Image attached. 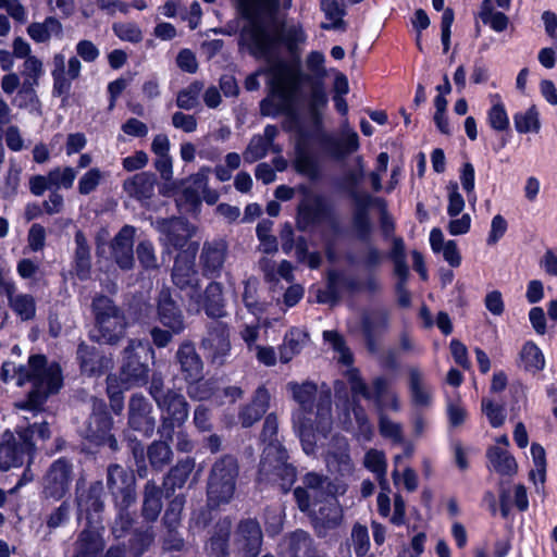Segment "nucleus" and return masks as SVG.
Returning <instances> with one entry per match:
<instances>
[{"label": "nucleus", "instance_id": "423d86ee", "mask_svg": "<svg viewBox=\"0 0 557 557\" xmlns=\"http://www.w3.org/2000/svg\"><path fill=\"white\" fill-rule=\"evenodd\" d=\"M50 429L47 422L34 423L21 429L18 440L10 431L2 434L0 442V469L21 467L28 460L35 449L38 440L46 441L50 437Z\"/></svg>", "mask_w": 557, "mask_h": 557}, {"label": "nucleus", "instance_id": "4c0bfd02", "mask_svg": "<svg viewBox=\"0 0 557 557\" xmlns=\"http://www.w3.org/2000/svg\"><path fill=\"white\" fill-rule=\"evenodd\" d=\"M62 24L53 16H48L44 22L32 23L27 27L28 36L38 44L47 42L51 37H62Z\"/></svg>", "mask_w": 557, "mask_h": 557}, {"label": "nucleus", "instance_id": "a18cd8bd", "mask_svg": "<svg viewBox=\"0 0 557 557\" xmlns=\"http://www.w3.org/2000/svg\"><path fill=\"white\" fill-rule=\"evenodd\" d=\"M520 367L531 373H537L545 368V357L540 347L533 342H527L519 354Z\"/></svg>", "mask_w": 557, "mask_h": 557}, {"label": "nucleus", "instance_id": "dca6fc26", "mask_svg": "<svg viewBox=\"0 0 557 557\" xmlns=\"http://www.w3.org/2000/svg\"><path fill=\"white\" fill-rule=\"evenodd\" d=\"M102 483L95 482L87 490H84L79 483H77V510L78 519H85L86 525H101V512L103 510L102 495Z\"/></svg>", "mask_w": 557, "mask_h": 557}, {"label": "nucleus", "instance_id": "20e7f679", "mask_svg": "<svg viewBox=\"0 0 557 557\" xmlns=\"http://www.w3.org/2000/svg\"><path fill=\"white\" fill-rule=\"evenodd\" d=\"M269 66L249 75L245 81L247 90L259 88L258 76L267 73L270 92L260 103L262 115L276 116L285 114L288 116L295 113V99L301 82V72L296 64L283 60L268 62Z\"/></svg>", "mask_w": 557, "mask_h": 557}, {"label": "nucleus", "instance_id": "0e129e2a", "mask_svg": "<svg viewBox=\"0 0 557 557\" xmlns=\"http://www.w3.org/2000/svg\"><path fill=\"white\" fill-rule=\"evenodd\" d=\"M497 99L488 110L487 120L492 128L495 131H505L509 126V117L506 112L505 106L500 102L498 96H494Z\"/></svg>", "mask_w": 557, "mask_h": 557}, {"label": "nucleus", "instance_id": "603ef678", "mask_svg": "<svg viewBox=\"0 0 557 557\" xmlns=\"http://www.w3.org/2000/svg\"><path fill=\"white\" fill-rule=\"evenodd\" d=\"M321 10L327 22L322 23L324 29H338L343 26L344 5L337 0H321Z\"/></svg>", "mask_w": 557, "mask_h": 557}, {"label": "nucleus", "instance_id": "1a4fd4ad", "mask_svg": "<svg viewBox=\"0 0 557 557\" xmlns=\"http://www.w3.org/2000/svg\"><path fill=\"white\" fill-rule=\"evenodd\" d=\"M92 311L96 327L91 332V338L104 344L116 343L125 329V319L119 308L110 298L97 296L92 300Z\"/></svg>", "mask_w": 557, "mask_h": 557}, {"label": "nucleus", "instance_id": "9b49d317", "mask_svg": "<svg viewBox=\"0 0 557 557\" xmlns=\"http://www.w3.org/2000/svg\"><path fill=\"white\" fill-rule=\"evenodd\" d=\"M346 377L350 384L354 398L361 395L363 398L373 400L380 410H399L397 395L389 389L388 381L384 377H376L370 391L359 375V371L350 368L346 371Z\"/></svg>", "mask_w": 557, "mask_h": 557}, {"label": "nucleus", "instance_id": "09e8293b", "mask_svg": "<svg viewBox=\"0 0 557 557\" xmlns=\"http://www.w3.org/2000/svg\"><path fill=\"white\" fill-rule=\"evenodd\" d=\"M345 288V274L343 272L331 270L327 273V288L319 292L318 301L323 304H334Z\"/></svg>", "mask_w": 557, "mask_h": 557}, {"label": "nucleus", "instance_id": "2eb2a0df", "mask_svg": "<svg viewBox=\"0 0 557 557\" xmlns=\"http://www.w3.org/2000/svg\"><path fill=\"white\" fill-rule=\"evenodd\" d=\"M73 481L72 463L60 458L51 463L44 476L42 488L46 497L55 500L66 495Z\"/></svg>", "mask_w": 557, "mask_h": 557}, {"label": "nucleus", "instance_id": "f257e3e1", "mask_svg": "<svg viewBox=\"0 0 557 557\" xmlns=\"http://www.w3.org/2000/svg\"><path fill=\"white\" fill-rule=\"evenodd\" d=\"M242 18L240 49L259 60L273 61L283 45L290 54H296L307 40L300 24L275 20L278 0H237Z\"/></svg>", "mask_w": 557, "mask_h": 557}, {"label": "nucleus", "instance_id": "cd10ccee", "mask_svg": "<svg viewBox=\"0 0 557 557\" xmlns=\"http://www.w3.org/2000/svg\"><path fill=\"white\" fill-rule=\"evenodd\" d=\"M389 324V314L384 309H377L367 312L362 317L361 327L371 352L376 351V337L385 332Z\"/></svg>", "mask_w": 557, "mask_h": 557}, {"label": "nucleus", "instance_id": "79ce46f5", "mask_svg": "<svg viewBox=\"0 0 557 557\" xmlns=\"http://www.w3.org/2000/svg\"><path fill=\"white\" fill-rule=\"evenodd\" d=\"M287 545L290 557H319L311 536L302 530L293 532L287 540Z\"/></svg>", "mask_w": 557, "mask_h": 557}, {"label": "nucleus", "instance_id": "f704fd0d", "mask_svg": "<svg viewBox=\"0 0 557 557\" xmlns=\"http://www.w3.org/2000/svg\"><path fill=\"white\" fill-rule=\"evenodd\" d=\"M293 165L297 173L310 180H317L320 175L318 159L302 141H298L295 147Z\"/></svg>", "mask_w": 557, "mask_h": 557}, {"label": "nucleus", "instance_id": "2f4dec72", "mask_svg": "<svg viewBox=\"0 0 557 557\" xmlns=\"http://www.w3.org/2000/svg\"><path fill=\"white\" fill-rule=\"evenodd\" d=\"M309 334L306 331L292 327L284 335L283 342L277 348L280 361L282 363L290 362L309 344Z\"/></svg>", "mask_w": 557, "mask_h": 557}, {"label": "nucleus", "instance_id": "c03bdc74", "mask_svg": "<svg viewBox=\"0 0 557 557\" xmlns=\"http://www.w3.org/2000/svg\"><path fill=\"white\" fill-rule=\"evenodd\" d=\"M491 467L502 475H512L517 472L516 459L505 449L493 446L487 450Z\"/></svg>", "mask_w": 557, "mask_h": 557}, {"label": "nucleus", "instance_id": "5701e85b", "mask_svg": "<svg viewBox=\"0 0 557 557\" xmlns=\"http://www.w3.org/2000/svg\"><path fill=\"white\" fill-rule=\"evenodd\" d=\"M152 406L141 394L132 396L128 405V425L146 437L153 434L156 420L152 417Z\"/></svg>", "mask_w": 557, "mask_h": 557}, {"label": "nucleus", "instance_id": "ea45409f", "mask_svg": "<svg viewBox=\"0 0 557 557\" xmlns=\"http://www.w3.org/2000/svg\"><path fill=\"white\" fill-rule=\"evenodd\" d=\"M409 387L414 405L426 407L431 404V389L425 382L424 374L417 368L409 370Z\"/></svg>", "mask_w": 557, "mask_h": 557}, {"label": "nucleus", "instance_id": "13d9d810", "mask_svg": "<svg viewBox=\"0 0 557 557\" xmlns=\"http://www.w3.org/2000/svg\"><path fill=\"white\" fill-rule=\"evenodd\" d=\"M327 96L322 86V82H315L310 91L309 96V110L312 117L319 123L320 122V110L325 108L327 104Z\"/></svg>", "mask_w": 557, "mask_h": 557}, {"label": "nucleus", "instance_id": "9d476101", "mask_svg": "<svg viewBox=\"0 0 557 557\" xmlns=\"http://www.w3.org/2000/svg\"><path fill=\"white\" fill-rule=\"evenodd\" d=\"M153 356L148 343L131 341L124 350V362L121 369V382L124 388L145 385L148 381L149 368L141 361Z\"/></svg>", "mask_w": 557, "mask_h": 557}, {"label": "nucleus", "instance_id": "f8f14e48", "mask_svg": "<svg viewBox=\"0 0 557 557\" xmlns=\"http://www.w3.org/2000/svg\"><path fill=\"white\" fill-rule=\"evenodd\" d=\"M318 143L322 152L333 160H344L350 153L359 149L358 134L345 122L342 125L339 136L321 133Z\"/></svg>", "mask_w": 557, "mask_h": 557}, {"label": "nucleus", "instance_id": "3c124183", "mask_svg": "<svg viewBox=\"0 0 557 557\" xmlns=\"http://www.w3.org/2000/svg\"><path fill=\"white\" fill-rule=\"evenodd\" d=\"M162 508L161 491L152 482H148L145 486L143 513L149 521L157 520Z\"/></svg>", "mask_w": 557, "mask_h": 557}, {"label": "nucleus", "instance_id": "c756f323", "mask_svg": "<svg viewBox=\"0 0 557 557\" xmlns=\"http://www.w3.org/2000/svg\"><path fill=\"white\" fill-rule=\"evenodd\" d=\"M176 358L186 382L202 379L203 363L193 344L183 343L176 352Z\"/></svg>", "mask_w": 557, "mask_h": 557}, {"label": "nucleus", "instance_id": "39448f33", "mask_svg": "<svg viewBox=\"0 0 557 557\" xmlns=\"http://www.w3.org/2000/svg\"><path fill=\"white\" fill-rule=\"evenodd\" d=\"M278 421L274 413L267 416L262 438L268 442L263 449L259 468V478L261 481L280 482L283 488L293 484L296 478V469L287 462L288 456L282 444L274 438L277 433Z\"/></svg>", "mask_w": 557, "mask_h": 557}, {"label": "nucleus", "instance_id": "e433bc0d", "mask_svg": "<svg viewBox=\"0 0 557 557\" xmlns=\"http://www.w3.org/2000/svg\"><path fill=\"white\" fill-rule=\"evenodd\" d=\"M199 310L202 308L208 317L222 318L225 315L222 285L220 283H210L205 290V296L202 297L199 294Z\"/></svg>", "mask_w": 557, "mask_h": 557}, {"label": "nucleus", "instance_id": "4d7b16f0", "mask_svg": "<svg viewBox=\"0 0 557 557\" xmlns=\"http://www.w3.org/2000/svg\"><path fill=\"white\" fill-rule=\"evenodd\" d=\"M44 64L37 57H28L23 63L22 76L23 83L38 86L39 78L44 75Z\"/></svg>", "mask_w": 557, "mask_h": 557}, {"label": "nucleus", "instance_id": "4468645a", "mask_svg": "<svg viewBox=\"0 0 557 557\" xmlns=\"http://www.w3.org/2000/svg\"><path fill=\"white\" fill-rule=\"evenodd\" d=\"M172 280L175 286L186 292V296L189 299L188 310L199 312V278L195 270L194 260L178 257L174 263Z\"/></svg>", "mask_w": 557, "mask_h": 557}, {"label": "nucleus", "instance_id": "37998d69", "mask_svg": "<svg viewBox=\"0 0 557 557\" xmlns=\"http://www.w3.org/2000/svg\"><path fill=\"white\" fill-rule=\"evenodd\" d=\"M363 465L375 474L381 490L388 492L389 484L386 479L387 462L385 454L377 449H370L364 456Z\"/></svg>", "mask_w": 557, "mask_h": 557}, {"label": "nucleus", "instance_id": "6ab92c4d", "mask_svg": "<svg viewBox=\"0 0 557 557\" xmlns=\"http://www.w3.org/2000/svg\"><path fill=\"white\" fill-rule=\"evenodd\" d=\"M201 346L206 358L211 363L223 364L231 351L227 325L222 322L212 323L207 336L202 339Z\"/></svg>", "mask_w": 557, "mask_h": 557}, {"label": "nucleus", "instance_id": "f03ea898", "mask_svg": "<svg viewBox=\"0 0 557 557\" xmlns=\"http://www.w3.org/2000/svg\"><path fill=\"white\" fill-rule=\"evenodd\" d=\"M299 408L292 414L293 429L306 454L314 453L332 431L331 393L321 392L312 382H289L286 385Z\"/></svg>", "mask_w": 557, "mask_h": 557}, {"label": "nucleus", "instance_id": "7ed1b4c3", "mask_svg": "<svg viewBox=\"0 0 557 557\" xmlns=\"http://www.w3.org/2000/svg\"><path fill=\"white\" fill-rule=\"evenodd\" d=\"M0 376L4 383L14 382L17 386L32 384L26 399L18 403L17 407L33 413L41 411L48 397L58 393L62 386L60 366L55 362L49 363L42 355L30 356L26 364L3 362Z\"/></svg>", "mask_w": 557, "mask_h": 557}, {"label": "nucleus", "instance_id": "c9c22d12", "mask_svg": "<svg viewBox=\"0 0 557 557\" xmlns=\"http://www.w3.org/2000/svg\"><path fill=\"white\" fill-rule=\"evenodd\" d=\"M82 371L88 375H97L111 367V360L102 357L95 347L81 344L77 349Z\"/></svg>", "mask_w": 557, "mask_h": 557}, {"label": "nucleus", "instance_id": "473e14b6", "mask_svg": "<svg viewBox=\"0 0 557 557\" xmlns=\"http://www.w3.org/2000/svg\"><path fill=\"white\" fill-rule=\"evenodd\" d=\"M135 228L132 226H124L115 236L112 244V251L116 263L122 269H131L134 263L133 244H134Z\"/></svg>", "mask_w": 557, "mask_h": 557}, {"label": "nucleus", "instance_id": "8fccbe9b", "mask_svg": "<svg viewBox=\"0 0 557 557\" xmlns=\"http://www.w3.org/2000/svg\"><path fill=\"white\" fill-rule=\"evenodd\" d=\"M75 270L81 280H85L90 270V251L84 234L78 231L75 234Z\"/></svg>", "mask_w": 557, "mask_h": 557}, {"label": "nucleus", "instance_id": "4be33fe9", "mask_svg": "<svg viewBox=\"0 0 557 557\" xmlns=\"http://www.w3.org/2000/svg\"><path fill=\"white\" fill-rule=\"evenodd\" d=\"M330 434L331 431L327 433V436H330ZM325 446H327L325 450V461L329 470L342 475L350 473L352 471V462L347 440L339 435H333L331 438L326 437L323 445L318 444L314 454L319 448ZM311 455H313V453Z\"/></svg>", "mask_w": 557, "mask_h": 557}, {"label": "nucleus", "instance_id": "0eeeda50", "mask_svg": "<svg viewBox=\"0 0 557 557\" xmlns=\"http://www.w3.org/2000/svg\"><path fill=\"white\" fill-rule=\"evenodd\" d=\"M107 485L115 498V504L119 508L117 517L112 527V533L115 537H122L126 534L133 522V516L128 508L136 500L135 475L132 471L119 465H112L108 468Z\"/></svg>", "mask_w": 557, "mask_h": 557}, {"label": "nucleus", "instance_id": "72a5a7b5", "mask_svg": "<svg viewBox=\"0 0 557 557\" xmlns=\"http://www.w3.org/2000/svg\"><path fill=\"white\" fill-rule=\"evenodd\" d=\"M270 404V394L268 389L260 386L249 405L239 412V420L244 428H249L256 423L265 413Z\"/></svg>", "mask_w": 557, "mask_h": 557}, {"label": "nucleus", "instance_id": "a19ab883", "mask_svg": "<svg viewBox=\"0 0 557 557\" xmlns=\"http://www.w3.org/2000/svg\"><path fill=\"white\" fill-rule=\"evenodd\" d=\"M195 468V459L186 457L180 460L169 472L164 480V488L174 492L176 488H182L187 482L191 471Z\"/></svg>", "mask_w": 557, "mask_h": 557}, {"label": "nucleus", "instance_id": "f3484780", "mask_svg": "<svg viewBox=\"0 0 557 557\" xmlns=\"http://www.w3.org/2000/svg\"><path fill=\"white\" fill-rule=\"evenodd\" d=\"M313 523L319 536H325L330 530L337 528L342 521V508L334 495L320 502H312L309 511H306Z\"/></svg>", "mask_w": 557, "mask_h": 557}, {"label": "nucleus", "instance_id": "bb28decb", "mask_svg": "<svg viewBox=\"0 0 557 557\" xmlns=\"http://www.w3.org/2000/svg\"><path fill=\"white\" fill-rule=\"evenodd\" d=\"M277 133L276 126L268 125L264 127L263 134L255 135L244 151V160L247 163H253L264 158L270 149L274 152H281V148L274 145Z\"/></svg>", "mask_w": 557, "mask_h": 557}, {"label": "nucleus", "instance_id": "774afa93", "mask_svg": "<svg viewBox=\"0 0 557 557\" xmlns=\"http://www.w3.org/2000/svg\"><path fill=\"white\" fill-rule=\"evenodd\" d=\"M113 32L121 40L124 41L137 44L143 40V32L135 23H115L113 25Z\"/></svg>", "mask_w": 557, "mask_h": 557}, {"label": "nucleus", "instance_id": "b1692460", "mask_svg": "<svg viewBox=\"0 0 557 557\" xmlns=\"http://www.w3.org/2000/svg\"><path fill=\"white\" fill-rule=\"evenodd\" d=\"M262 544V532L255 520L240 522L234 537V549L243 557H257Z\"/></svg>", "mask_w": 557, "mask_h": 557}, {"label": "nucleus", "instance_id": "69168bd1", "mask_svg": "<svg viewBox=\"0 0 557 557\" xmlns=\"http://www.w3.org/2000/svg\"><path fill=\"white\" fill-rule=\"evenodd\" d=\"M104 178V172L98 168H91L82 175L78 181V193L81 195H89L100 185Z\"/></svg>", "mask_w": 557, "mask_h": 557}, {"label": "nucleus", "instance_id": "a878e982", "mask_svg": "<svg viewBox=\"0 0 557 557\" xmlns=\"http://www.w3.org/2000/svg\"><path fill=\"white\" fill-rule=\"evenodd\" d=\"M227 257V244L223 239H214L203 244L200 264L206 276H219Z\"/></svg>", "mask_w": 557, "mask_h": 557}, {"label": "nucleus", "instance_id": "bf43d9fd", "mask_svg": "<svg viewBox=\"0 0 557 557\" xmlns=\"http://www.w3.org/2000/svg\"><path fill=\"white\" fill-rule=\"evenodd\" d=\"M323 338L329 343L333 349L338 354V361L343 364L350 366L352 362V355L345 346L343 337L335 331H324Z\"/></svg>", "mask_w": 557, "mask_h": 557}, {"label": "nucleus", "instance_id": "052dcab7", "mask_svg": "<svg viewBox=\"0 0 557 557\" xmlns=\"http://www.w3.org/2000/svg\"><path fill=\"white\" fill-rule=\"evenodd\" d=\"M148 457L153 468L161 469L170 462L172 450L166 443L154 442L148 449Z\"/></svg>", "mask_w": 557, "mask_h": 557}, {"label": "nucleus", "instance_id": "338daca9", "mask_svg": "<svg viewBox=\"0 0 557 557\" xmlns=\"http://www.w3.org/2000/svg\"><path fill=\"white\" fill-rule=\"evenodd\" d=\"M185 505V497L183 495L176 496L170 503L168 509L165 510L163 521L169 531H175L181 522L182 510Z\"/></svg>", "mask_w": 557, "mask_h": 557}, {"label": "nucleus", "instance_id": "412c9836", "mask_svg": "<svg viewBox=\"0 0 557 557\" xmlns=\"http://www.w3.org/2000/svg\"><path fill=\"white\" fill-rule=\"evenodd\" d=\"M161 411L162 428L168 433L175 426H181L188 418V404L185 397L172 389L166 391L156 403Z\"/></svg>", "mask_w": 557, "mask_h": 557}, {"label": "nucleus", "instance_id": "6e6d98bb", "mask_svg": "<svg viewBox=\"0 0 557 557\" xmlns=\"http://www.w3.org/2000/svg\"><path fill=\"white\" fill-rule=\"evenodd\" d=\"M231 530V521L224 519L216 525L214 535L210 539L209 548L218 557H224L226 554V541Z\"/></svg>", "mask_w": 557, "mask_h": 557}, {"label": "nucleus", "instance_id": "393cba45", "mask_svg": "<svg viewBox=\"0 0 557 557\" xmlns=\"http://www.w3.org/2000/svg\"><path fill=\"white\" fill-rule=\"evenodd\" d=\"M103 528L85 525L72 545V557H99L104 548Z\"/></svg>", "mask_w": 557, "mask_h": 557}, {"label": "nucleus", "instance_id": "a211bd4d", "mask_svg": "<svg viewBox=\"0 0 557 557\" xmlns=\"http://www.w3.org/2000/svg\"><path fill=\"white\" fill-rule=\"evenodd\" d=\"M305 487H297L294 497L301 511H309L312 502H320L332 496V485L327 476L310 472L304 478Z\"/></svg>", "mask_w": 557, "mask_h": 557}, {"label": "nucleus", "instance_id": "864d4df0", "mask_svg": "<svg viewBox=\"0 0 557 557\" xmlns=\"http://www.w3.org/2000/svg\"><path fill=\"white\" fill-rule=\"evenodd\" d=\"M203 89L201 82H193L177 94L176 106L183 110H193L199 104V97Z\"/></svg>", "mask_w": 557, "mask_h": 557}, {"label": "nucleus", "instance_id": "aec40b11", "mask_svg": "<svg viewBox=\"0 0 557 557\" xmlns=\"http://www.w3.org/2000/svg\"><path fill=\"white\" fill-rule=\"evenodd\" d=\"M154 227L161 234L160 242L168 251L184 248L195 235V227L182 219L158 220Z\"/></svg>", "mask_w": 557, "mask_h": 557}, {"label": "nucleus", "instance_id": "58836bf2", "mask_svg": "<svg viewBox=\"0 0 557 557\" xmlns=\"http://www.w3.org/2000/svg\"><path fill=\"white\" fill-rule=\"evenodd\" d=\"M154 188V178L149 173H139L123 184V189L138 200H146L151 197Z\"/></svg>", "mask_w": 557, "mask_h": 557}, {"label": "nucleus", "instance_id": "ddd939ff", "mask_svg": "<svg viewBox=\"0 0 557 557\" xmlns=\"http://www.w3.org/2000/svg\"><path fill=\"white\" fill-rule=\"evenodd\" d=\"M112 420L106 411V405L101 400H95L92 413L86 428L82 431L83 435L96 445H108L112 450L117 448L115 437L110 433Z\"/></svg>", "mask_w": 557, "mask_h": 557}, {"label": "nucleus", "instance_id": "de8ad7c7", "mask_svg": "<svg viewBox=\"0 0 557 557\" xmlns=\"http://www.w3.org/2000/svg\"><path fill=\"white\" fill-rule=\"evenodd\" d=\"M479 16L485 25L497 33L504 32L509 24L507 15L496 11L492 0H482Z\"/></svg>", "mask_w": 557, "mask_h": 557}, {"label": "nucleus", "instance_id": "e2e57ef3", "mask_svg": "<svg viewBox=\"0 0 557 557\" xmlns=\"http://www.w3.org/2000/svg\"><path fill=\"white\" fill-rule=\"evenodd\" d=\"M325 55L320 51H311L305 61L310 77L315 82H322L326 76Z\"/></svg>", "mask_w": 557, "mask_h": 557}, {"label": "nucleus", "instance_id": "5fc2aeb1", "mask_svg": "<svg viewBox=\"0 0 557 557\" xmlns=\"http://www.w3.org/2000/svg\"><path fill=\"white\" fill-rule=\"evenodd\" d=\"M33 85L22 84L15 98L16 106L29 112L40 113V102Z\"/></svg>", "mask_w": 557, "mask_h": 557}, {"label": "nucleus", "instance_id": "c85d7f7f", "mask_svg": "<svg viewBox=\"0 0 557 557\" xmlns=\"http://www.w3.org/2000/svg\"><path fill=\"white\" fill-rule=\"evenodd\" d=\"M158 314L160 322L169 327L173 334H178L185 329L181 310L175 305L168 289L160 293L158 301Z\"/></svg>", "mask_w": 557, "mask_h": 557}, {"label": "nucleus", "instance_id": "7c9ffc66", "mask_svg": "<svg viewBox=\"0 0 557 557\" xmlns=\"http://www.w3.org/2000/svg\"><path fill=\"white\" fill-rule=\"evenodd\" d=\"M3 296L8 299V306L22 321H28L35 318L36 301L30 294L21 293L16 285H9Z\"/></svg>", "mask_w": 557, "mask_h": 557}, {"label": "nucleus", "instance_id": "49530a36", "mask_svg": "<svg viewBox=\"0 0 557 557\" xmlns=\"http://www.w3.org/2000/svg\"><path fill=\"white\" fill-rule=\"evenodd\" d=\"M53 78V95L61 97L67 96L72 87V78L65 74V57L57 53L53 57V70L51 72Z\"/></svg>", "mask_w": 557, "mask_h": 557}, {"label": "nucleus", "instance_id": "6e6552de", "mask_svg": "<svg viewBox=\"0 0 557 557\" xmlns=\"http://www.w3.org/2000/svg\"><path fill=\"white\" fill-rule=\"evenodd\" d=\"M238 473L237 460L232 456H223L214 462L207 487L209 507H216L232 500L236 491Z\"/></svg>", "mask_w": 557, "mask_h": 557}, {"label": "nucleus", "instance_id": "680f3d73", "mask_svg": "<svg viewBox=\"0 0 557 557\" xmlns=\"http://www.w3.org/2000/svg\"><path fill=\"white\" fill-rule=\"evenodd\" d=\"M513 121L518 133H536L540 129L539 114L534 109H529L525 112L517 113L513 116Z\"/></svg>", "mask_w": 557, "mask_h": 557}]
</instances>
